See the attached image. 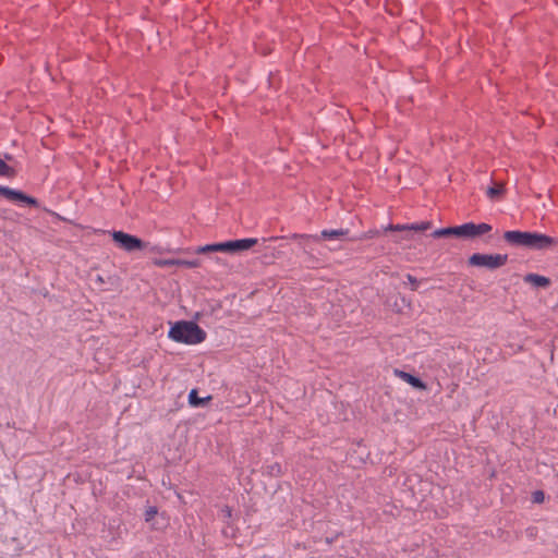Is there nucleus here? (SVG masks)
<instances>
[{"instance_id":"nucleus-1","label":"nucleus","mask_w":558,"mask_h":558,"mask_svg":"<svg viewBox=\"0 0 558 558\" xmlns=\"http://www.w3.org/2000/svg\"><path fill=\"white\" fill-rule=\"evenodd\" d=\"M504 239L510 245L533 250H546L556 243V240L549 235L526 231H506Z\"/></svg>"},{"instance_id":"nucleus-2","label":"nucleus","mask_w":558,"mask_h":558,"mask_svg":"<svg viewBox=\"0 0 558 558\" xmlns=\"http://www.w3.org/2000/svg\"><path fill=\"white\" fill-rule=\"evenodd\" d=\"M169 338L175 342L197 344L205 340L206 332L194 322H177L169 330Z\"/></svg>"},{"instance_id":"nucleus-3","label":"nucleus","mask_w":558,"mask_h":558,"mask_svg":"<svg viewBox=\"0 0 558 558\" xmlns=\"http://www.w3.org/2000/svg\"><path fill=\"white\" fill-rule=\"evenodd\" d=\"M508 262L507 254H481L475 253L469 257V265L476 267H485L494 270L505 266Z\"/></svg>"},{"instance_id":"nucleus-4","label":"nucleus","mask_w":558,"mask_h":558,"mask_svg":"<svg viewBox=\"0 0 558 558\" xmlns=\"http://www.w3.org/2000/svg\"><path fill=\"white\" fill-rule=\"evenodd\" d=\"M114 243L126 252L142 251L147 247V243L140 238L125 233L123 231H113L111 233Z\"/></svg>"},{"instance_id":"nucleus-5","label":"nucleus","mask_w":558,"mask_h":558,"mask_svg":"<svg viewBox=\"0 0 558 558\" xmlns=\"http://www.w3.org/2000/svg\"><path fill=\"white\" fill-rule=\"evenodd\" d=\"M0 195L13 202H22L33 207L39 206V203L35 197L28 196L22 191L13 190L8 186L0 185Z\"/></svg>"},{"instance_id":"nucleus-6","label":"nucleus","mask_w":558,"mask_h":558,"mask_svg":"<svg viewBox=\"0 0 558 558\" xmlns=\"http://www.w3.org/2000/svg\"><path fill=\"white\" fill-rule=\"evenodd\" d=\"M430 235L435 239L451 235L470 239L469 222L461 226L437 229Z\"/></svg>"},{"instance_id":"nucleus-7","label":"nucleus","mask_w":558,"mask_h":558,"mask_svg":"<svg viewBox=\"0 0 558 558\" xmlns=\"http://www.w3.org/2000/svg\"><path fill=\"white\" fill-rule=\"evenodd\" d=\"M291 239L298 241V244L300 245V247L311 259H315L314 254H313L312 244L319 243L317 234L294 233L291 235Z\"/></svg>"},{"instance_id":"nucleus-8","label":"nucleus","mask_w":558,"mask_h":558,"mask_svg":"<svg viewBox=\"0 0 558 558\" xmlns=\"http://www.w3.org/2000/svg\"><path fill=\"white\" fill-rule=\"evenodd\" d=\"M350 231L349 229H332V230H323L318 236V242L322 240L333 241V242H342L348 239Z\"/></svg>"},{"instance_id":"nucleus-9","label":"nucleus","mask_w":558,"mask_h":558,"mask_svg":"<svg viewBox=\"0 0 558 558\" xmlns=\"http://www.w3.org/2000/svg\"><path fill=\"white\" fill-rule=\"evenodd\" d=\"M430 221H422L420 223L411 225H388L384 228V231H426L430 229Z\"/></svg>"},{"instance_id":"nucleus-10","label":"nucleus","mask_w":558,"mask_h":558,"mask_svg":"<svg viewBox=\"0 0 558 558\" xmlns=\"http://www.w3.org/2000/svg\"><path fill=\"white\" fill-rule=\"evenodd\" d=\"M257 239H240L228 241V253L234 254L238 252L246 251L256 245Z\"/></svg>"},{"instance_id":"nucleus-11","label":"nucleus","mask_w":558,"mask_h":558,"mask_svg":"<svg viewBox=\"0 0 558 558\" xmlns=\"http://www.w3.org/2000/svg\"><path fill=\"white\" fill-rule=\"evenodd\" d=\"M395 373L398 377L403 379L405 383L410 384L413 388H416L420 390L426 389V384L421 378H418L410 373L399 371V369H396Z\"/></svg>"},{"instance_id":"nucleus-12","label":"nucleus","mask_w":558,"mask_h":558,"mask_svg":"<svg viewBox=\"0 0 558 558\" xmlns=\"http://www.w3.org/2000/svg\"><path fill=\"white\" fill-rule=\"evenodd\" d=\"M524 281L532 283L535 287L547 288L550 284L549 278L537 274H527L524 276Z\"/></svg>"},{"instance_id":"nucleus-13","label":"nucleus","mask_w":558,"mask_h":558,"mask_svg":"<svg viewBox=\"0 0 558 558\" xmlns=\"http://www.w3.org/2000/svg\"><path fill=\"white\" fill-rule=\"evenodd\" d=\"M505 184L495 183L486 190V195L490 201H499L505 194Z\"/></svg>"},{"instance_id":"nucleus-14","label":"nucleus","mask_w":558,"mask_h":558,"mask_svg":"<svg viewBox=\"0 0 558 558\" xmlns=\"http://www.w3.org/2000/svg\"><path fill=\"white\" fill-rule=\"evenodd\" d=\"M492 230V226L485 222L475 225L469 222L470 239L487 233Z\"/></svg>"},{"instance_id":"nucleus-15","label":"nucleus","mask_w":558,"mask_h":558,"mask_svg":"<svg viewBox=\"0 0 558 558\" xmlns=\"http://www.w3.org/2000/svg\"><path fill=\"white\" fill-rule=\"evenodd\" d=\"M265 248V253H263L260 255V259L263 263L265 264H270L272 263L276 258H279L280 257V252L279 251H276L275 247H271L269 245H265L264 246Z\"/></svg>"},{"instance_id":"nucleus-16","label":"nucleus","mask_w":558,"mask_h":558,"mask_svg":"<svg viewBox=\"0 0 558 558\" xmlns=\"http://www.w3.org/2000/svg\"><path fill=\"white\" fill-rule=\"evenodd\" d=\"M211 400V396H207L205 398H199L197 396V390L196 389H192L189 393V403L192 405V407H202V405H205L208 401Z\"/></svg>"},{"instance_id":"nucleus-17","label":"nucleus","mask_w":558,"mask_h":558,"mask_svg":"<svg viewBox=\"0 0 558 558\" xmlns=\"http://www.w3.org/2000/svg\"><path fill=\"white\" fill-rule=\"evenodd\" d=\"M0 175L12 178L15 175V171L12 167L8 166L7 162L0 158Z\"/></svg>"},{"instance_id":"nucleus-18","label":"nucleus","mask_w":558,"mask_h":558,"mask_svg":"<svg viewBox=\"0 0 558 558\" xmlns=\"http://www.w3.org/2000/svg\"><path fill=\"white\" fill-rule=\"evenodd\" d=\"M175 265L183 266L186 268H196L201 266V260L198 258L186 260V259H177Z\"/></svg>"},{"instance_id":"nucleus-19","label":"nucleus","mask_w":558,"mask_h":558,"mask_svg":"<svg viewBox=\"0 0 558 558\" xmlns=\"http://www.w3.org/2000/svg\"><path fill=\"white\" fill-rule=\"evenodd\" d=\"M158 513V509L155 506H150L145 511V521L150 522L155 515Z\"/></svg>"},{"instance_id":"nucleus-20","label":"nucleus","mask_w":558,"mask_h":558,"mask_svg":"<svg viewBox=\"0 0 558 558\" xmlns=\"http://www.w3.org/2000/svg\"><path fill=\"white\" fill-rule=\"evenodd\" d=\"M209 252H216V248H214V244H207V245L199 246L196 248L197 254H205V253H209Z\"/></svg>"},{"instance_id":"nucleus-21","label":"nucleus","mask_w":558,"mask_h":558,"mask_svg":"<svg viewBox=\"0 0 558 558\" xmlns=\"http://www.w3.org/2000/svg\"><path fill=\"white\" fill-rule=\"evenodd\" d=\"M380 233H381L380 230H369V231L365 232L360 239L361 240H363V239H372V238L380 235Z\"/></svg>"},{"instance_id":"nucleus-22","label":"nucleus","mask_w":558,"mask_h":558,"mask_svg":"<svg viewBox=\"0 0 558 558\" xmlns=\"http://www.w3.org/2000/svg\"><path fill=\"white\" fill-rule=\"evenodd\" d=\"M177 259H156L155 264L157 266H173L175 265Z\"/></svg>"},{"instance_id":"nucleus-23","label":"nucleus","mask_w":558,"mask_h":558,"mask_svg":"<svg viewBox=\"0 0 558 558\" xmlns=\"http://www.w3.org/2000/svg\"><path fill=\"white\" fill-rule=\"evenodd\" d=\"M214 248H216V252L228 253V241L222 243H214Z\"/></svg>"},{"instance_id":"nucleus-24","label":"nucleus","mask_w":558,"mask_h":558,"mask_svg":"<svg viewBox=\"0 0 558 558\" xmlns=\"http://www.w3.org/2000/svg\"><path fill=\"white\" fill-rule=\"evenodd\" d=\"M268 469H269V474H271V475H279L281 473V466L278 463L269 465Z\"/></svg>"},{"instance_id":"nucleus-25","label":"nucleus","mask_w":558,"mask_h":558,"mask_svg":"<svg viewBox=\"0 0 558 558\" xmlns=\"http://www.w3.org/2000/svg\"><path fill=\"white\" fill-rule=\"evenodd\" d=\"M544 500V493L542 490H536L533 493V501L542 502Z\"/></svg>"},{"instance_id":"nucleus-26","label":"nucleus","mask_w":558,"mask_h":558,"mask_svg":"<svg viewBox=\"0 0 558 558\" xmlns=\"http://www.w3.org/2000/svg\"><path fill=\"white\" fill-rule=\"evenodd\" d=\"M407 279L408 281L412 284V290H416L417 289V284H418V281L415 277H413L412 275H407Z\"/></svg>"},{"instance_id":"nucleus-27","label":"nucleus","mask_w":558,"mask_h":558,"mask_svg":"<svg viewBox=\"0 0 558 558\" xmlns=\"http://www.w3.org/2000/svg\"><path fill=\"white\" fill-rule=\"evenodd\" d=\"M3 160H4V161H5V160H12V156H11V155H9V154H4V159H3Z\"/></svg>"},{"instance_id":"nucleus-28","label":"nucleus","mask_w":558,"mask_h":558,"mask_svg":"<svg viewBox=\"0 0 558 558\" xmlns=\"http://www.w3.org/2000/svg\"><path fill=\"white\" fill-rule=\"evenodd\" d=\"M276 240H278V238L271 236V238H270V239H268V240H264V243H266V242H268V241H276Z\"/></svg>"},{"instance_id":"nucleus-29","label":"nucleus","mask_w":558,"mask_h":558,"mask_svg":"<svg viewBox=\"0 0 558 558\" xmlns=\"http://www.w3.org/2000/svg\"><path fill=\"white\" fill-rule=\"evenodd\" d=\"M226 514L231 515V509L229 507H227Z\"/></svg>"},{"instance_id":"nucleus-30","label":"nucleus","mask_w":558,"mask_h":558,"mask_svg":"<svg viewBox=\"0 0 558 558\" xmlns=\"http://www.w3.org/2000/svg\"><path fill=\"white\" fill-rule=\"evenodd\" d=\"M226 514L231 515V509L229 507H227Z\"/></svg>"}]
</instances>
